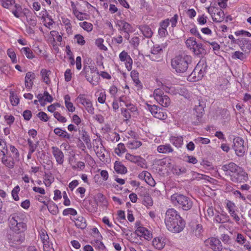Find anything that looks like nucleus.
I'll list each match as a JSON object with an SVG mask.
<instances>
[{
    "label": "nucleus",
    "instance_id": "obj_1",
    "mask_svg": "<svg viewBox=\"0 0 251 251\" xmlns=\"http://www.w3.org/2000/svg\"><path fill=\"white\" fill-rule=\"evenodd\" d=\"M164 223L167 229L173 233L181 232L185 226V221L174 208H169L166 211Z\"/></svg>",
    "mask_w": 251,
    "mask_h": 251
},
{
    "label": "nucleus",
    "instance_id": "obj_2",
    "mask_svg": "<svg viewBox=\"0 0 251 251\" xmlns=\"http://www.w3.org/2000/svg\"><path fill=\"white\" fill-rule=\"evenodd\" d=\"M191 62L192 57L190 55L182 54L172 59L171 66L176 73L181 74L186 72Z\"/></svg>",
    "mask_w": 251,
    "mask_h": 251
},
{
    "label": "nucleus",
    "instance_id": "obj_3",
    "mask_svg": "<svg viewBox=\"0 0 251 251\" xmlns=\"http://www.w3.org/2000/svg\"><path fill=\"white\" fill-rule=\"evenodd\" d=\"M25 215L19 213H15L11 215L9 221L10 228L15 232L24 234L27 229V226L24 222Z\"/></svg>",
    "mask_w": 251,
    "mask_h": 251
},
{
    "label": "nucleus",
    "instance_id": "obj_4",
    "mask_svg": "<svg viewBox=\"0 0 251 251\" xmlns=\"http://www.w3.org/2000/svg\"><path fill=\"white\" fill-rule=\"evenodd\" d=\"M172 203L176 206L182 208L183 210H189L193 206V202L191 199L182 194L175 193L171 197Z\"/></svg>",
    "mask_w": 251,
    "mask_h": 251
},
{
    "label": "nucleus",
    "instance_id": "obj_5",
    "mask_svg": "<svg viewBox=\"0 0 251 251\" xmlns=\"http://www.w3.org/2000/svg\"><path fill=\"white\" fill-rule=\"evenodd\" d=\"M207 69V64L205 61H200L193 71L187 77V80L191 82H196L201 80Z\"/></svg>",
    "mask_w": 251,
    "mask_h": 251
},
{
    "label": "nucleus",
    "instance_id": "obj_6",
    "mask_svg": "<svg viewBox=\"0 0 251 251\" xmlns=\"http://www.w3.org/2000/svg\"><path fill=\"white\" fill-rule=\"evenodd\" d=\"M163 89L166 92L172 95H179L185 99H189L191 96L190 93L183 86L171 85L170 87L165 86Z\"/></svg>",
    "mask_w": 251,
    "mask_h": 251
},
{
    "label": "nucleus",
    "instance_id": "obj_7",
    "mask_svg": "<svg viewBox=\"0 0 251 251\" xmlns=\"http://www.w3.org/2000/svg\"><path fill=\"white\" fill-rule=\"evenodd\" d=\"M94 150L100 161L104 162L106 160L107 152L103 147L102 141L100 138L96 139L93 142Z\"/></svg>",
    "mask_w": 251,
    "mask_h": 251
},
{
    "label": "nucleus",
    "instance_id": "obj_8",
    "mask_svg": "<svg viewBox=\"0 0 251 251\" xmlns=\"http://www.w3.org/2000/svg\"><path fill=\"white\" fill-rule=\"evenodd\" d=\"M153 97L156 102L164 107H169L171 100L169 96L160 89H156L153 92Z\"/></svg>",
    "mask_w": 251,
    "mask_h": 251
},
{
    "label": "nucleus",
    "instance_id": "obj_9",
    "mask_svg": "<svg viewBox=\"0 0 251 251\" xmlns=\"http://www.w3.org/2000/svg\"><path fill=\"white\" fill-rule=\"evenodd\" d=\"M76 100L84 107L85 110L88 113L91 115L95 113V108L92 101L89 99L86 94H79L76 98Z\"/></svg>",
    "mask_w": 251,
    "mask_h": 251
},
{
    "label": "nucleus",
    "instance_id": "obj_10",
    "mask_svg": "<svg viewBox=\"0 0 251 251\" xmlns=\"http://www.w3.org/2000/svg\"><path fill=\"white\" fill-rule=\"evenodd\" d=\"M136 229L135 231V234L142 241H150L152 238V232L149 230L147 228L136 223Z\"/></svg>",
    "mask_w": 251,
    "mask_h": 251
},
{
    "label": "nucleus",
    "instance_id": "obj_11",
    "mask_svg": "<svg viewBox=\"0 0 251 251\" xmlns=\"http://www.w3.org/2000/svg\"><path fill=\"white\" fill-rule=\"evenodd\" d=\"M207 9L214 22H221L224 20L225 13L222 9L219 8L216 6H211Z\"/></svg>",
    "mask_w": 251,
    "mask_h": 251
},
{
    "label": "nucleus",
    "instance_id": "obj_12",
    "mask_svg": "<svg viewBox=\"0 0 251 251\" xmlns=\"http://www.w3.org/2000/svg\"><path fill=\"white\" fill-rule=\"evenodd\" d=\"M204 245L208 249L212 251H222L223 249L222 244L217 237H211L204 241Z\"/></svg>",
    "mask_w": 251,
    "mask_h": 251
},
{
    "label": "nucleus",
    "instance_id": "obj_13",
    "mask_svg": "<svg viewBox=\"0 0 251 251\" xmlns=\"http://www.w3.org/2000/svg\"><path fill=\"white\" fill-rule=\"evenodd\" d=\"M233 149L235 154L239 157L244 155L246 152V148L244 146V140L240 137H236L233 139Z\"/></svg>",
    "mask_w": 251,
    "mask_h": 251
},
{
    "label": "nucleus",
    "instance_id": "obj_14",
    "mask_svg": "<svg viewBox=\"0 0 251 251\" xmlns=\"http://www.w3.org/2000/svg\"><path fill=\"white\" fill-rule=\"evenodd\" d=\"M117 26L119 27L118 29L120 33L121 32H125L124 37L128 40L130 37L129 33L134 31V29L132 25L124 20H120L117 23Z\"/></svg>",
    "mask_w": 251,
    "mask_h": 251
},
{
    "label": "nucleus",
    "instance_id": "obj_15",
    "mask_svg": "<svg viewBox=\"0 0 251 251\" xmlns=\"http://www.w3.org/2000/svg\"><path fill=\"white\" fill-rule=\"evenodd\" d=\"M40 238L43 244L44 251H54L52 244L49 240V237L45 229H41L39 231Z\"/></svg>",
    "mask_w": 251,
    "mask_h": 251
},
{
    "label": "nucleus",
    "instance_id": "obj_16",
    "mask_svg": "<svg viewBox=\"0 0 251 251\" xmlns=\"http://www.w3.org/2000/svg\"><path fill=\"white\" fill-rule=\"evenodd\" d=\"M149 58L153 61L158 62L163 58L162 47L159 45H154L151 50L150 54L148 55Z\"/></svg>",
    "mask_w": 251,
    "mask_h": 251
},
{
    "label": "nucleus",
    "instance_id": "obj_17",
    "mask_svg": "<svg viewBox=\"0 0 251 251\" xmlns=\"http://www.w3.org/2000/svg\"><path fill=\"white\" fill-rule=\"evenodd\" d=\"M230 179L235 183L245 182L249 179L248 174L241 168L231 176Z\"/></svg>",
    "mask_w": 251,
    "mask_h": 251
},
{
    "label": "nucleus",
    "instance_id": "obj_18",
    "mask_svg": "<svg viewBox=\"0 0 251 251\" xmlns=\"http://www.w3.org/2000/svg\"><path fill=\"white\" fill-rule=\"evenodd\" d=\"M7 241L11 246L22 244L25 240V234L15 233L13 234H8L7 236Z\"/></svg>",
    "mask_w": 251,
    "mask_h": 251
},
{
    "label": "nucleus",
    "instance_id": "obj_19",
    "mask_svg": "<svg viewBox=\"0 0 251 251\" xmlns=\"http://www.w3.org/2000/svg\"><path fill=\"white\" fill-rule=\"evenodd\" d=\"M39 17L41 19L44 26L49 29H50L54 24L51 16L49 14L45 9H44L40 12Z\"/></svg>",
    "mask_w": 251,
    "mask_h": 251
},
{
    "label": "nucleus",
    "instance_id": "obj_20",
    "mask_svg": "<svg viewBox=\"0 0 251 251\" xmlns=\"http://www.w3.org/2000/svg\"><path fill=\"white\" fill-rule=\"evenodd\" d=\"M119 58L120 61L125 64L126 69L128 71H131L132 68L133 60L128 53L125 50H123L120 53Z\"/></svg>",
    "mask_w": 251,
    "mask_h": 251
},
{
    "label": "nucleus",
    "instance_id": "obj_21",
    "mask_svg": "<svg viewBox=\"0 0 251 251\" xmlns=\"http://www.w3.org/2000/svg\"><path fill=\"white\" fill-rule=\"evenodd\" d=\"M241 168L233 162L225 164L222 167V169L224 171L225 175L229 177V178L231 177V176Z\"/></svg>",
    "mask_w": 251,
    "mask_h": 251
},
{
    "label": "nucleus",
    "instance_id": "obj_22",
    "mask_svg": "<svg viewBox=\"0 0 251 251\" xmlns=\"http://www.w3.org/2000/svg\"><path fill=\"white\" fill-rule=\"evenodd\" d=\"M139 179L145 181L151 187L155 186L156 182L150 173L147 171H143L139 174L138 176Z\"/></svg>",
    "mask_w": 251,
    "mask_h": 251
},
{
    "label": "nucleus",
    "instance_id": "obj_23",
    "mask_svg": "<svg viewBox=\"0 0 251 251\" xmlns=\"http://www.w3.org/2000/svg\"><path fill=\"white\" fill-rule=\"evenodd\" d=\"M238 45L241 50L244 52L249 53L251 49V42L249 40L242 38H238Z\"/></svg>",
    "mask_w": 251,
    "mask_h": 251
},
{
    "label": "nucleus",
    "instance_id": "obj_24",
    "mask_svg": "<svg viewBox=\"0 0 251 251\" xmlns=\"http://www.w3.org/2000/svg\"><path fill=\"white\" fill-rule=\"evenodd\" d=\"M166 244V238L163 236H159L155 237L152 241L153 247L156 250H161L165 246Z\"/></svg>",
    "mask_w": 251,
    "mask_h": 251
},
{
    "label": "nucleus",
    "instance_id": "obj_25",
    "mask_svg": "<svg viewBox=\"0 0 251 251\" xmlns=\"http://www.w3.org/2000/svg\"><path fill=\"white\" fill-rule=\"evenodd\" d=\"M52 153L55 158L56 162L62 165L64 162V155L62 151L58 147L53 146L51 147Z\"/></svg>",
    "mask_w": 251,
    "mask_h": 251
},
{
    "label": "nucleus",
    "instance_id": "obj_26",
    "mask_svg": "<svg viewBox=\"0 0 251 251\" xmlns=\"http://www.w3.org/2000/svg\"><path fill=\"white\" fill-rule=\"evenodd\" d=\"M35 77L36 75L33 72H28L26 73L25 77V85L27 90H30L32 89Z\"/></svg>",
    "mask_w": 251,
    "mask_h": 251
},
{
    "label": "nucleus",
    "instance_id": "obj_27",
    "mask_svg": "<svg viewBox=\"0 0 251 251\" xmlns=\"http://www.w3.org/2000/svg\"><path fill=\"white\" fill-rule=\"evenodd\" d=\"M85 77L87 81L93 86H96L99 84L98 73H95L92 70H90L86 73Z\"/></svg>",
    "mask_w": 251,
    "mask_h": 251
},
{
    "label": "nucleus",
    "instance_id": "obj_28",
    "mask_svg": "<svg viewBox=\"0 0 251 251\" xmlns=\"http://www.w3.org/2000/svg\"><path fill=\"white\" fill-rule=\"evenodd\" d=\"M126 98L125 96L120 97L119 98V101L121 102H123L125 105L126 106V108H125L128 110L130 113L132 114L134 116L137 113V107L133 103L126 101Z\"/></svg>",
    "mask_w": 251,
    "mask_h": 251
},
{
    "label": "nucleus",
    "instance_id": "obj_29",
    "mask_svg": "<svg viewBox=\"0 0 251 251\" xmlns=\"http://www.w3.org/2000/svg\"><path fill=\"white\" fill-rule=\"evenodd\" d=\"M36 97L39 100L40 104L43 106L45 105L46 101L51 102L53 101L52 97L47 91H44L43 94H38Z\"/></svg>",
    "mask_w": 251,
    "mask_h": 251
},
{
    "label": "nucleus",
    "instance_id": "obj_30",
    "mask_svg": "<svg viewBox=\"0 0 251 251\" xmlns=\"http://www.w3.org/2000/svg\"><path fill=\"white\" fill-rule=\"evenodd\" d=\"M2 155V163L6 167L9 169H12L14 167L15 164L13 157L11 156L6 155L5 154V152H4V154Z\"/></svg>",
    "mask_w": 251,
    "mask_h": 251
},
{
    "label": "nucleus",
    "instance_id": "obj_31",
    "mask_svg": "<svg viewBox=\"0 0 251 251\" xmlns=\"http://www.w3.org/2000/svg\"><path fill=\"white\" fill-rule=\"evenodd\" d=\"M138 28L145 37L150 38L152 37L153 31L149 25H140L138 26Z\"/></svg>",
    "mask_w": 251,
    "mask_h": 251
},
{
    "label": "nucleus",
    "instance_id": "obj_32",
    "mask_svg": "<svg viewBox=\"0 0 251 251\" xmlns=\"http://www.w3.org/2000/svg\"><path fill=\"white\" fill-rule=\"evenodd\" d=\"M61 19L62 24L65 26L66 32L68 34H72L73 30L71 20L65 16L61 17Z\"/></svg>",
    "mask_w": 251,
    "mask_h": 251
},
{
    "label": "nucleus",
    "instance_id": "obj_33",
    "mask_svg": "<svg viewBox=\"0 0 251 251\" xmlns=\"http://www.w3.org/2000/svg\"><path fill=\"white\" fill-rule=\"evenodd\" d=\"M130 76L135 83V86L137 88V90H141L142 87V84L139 79V73L136 70H132L130 73Z\"/></svg>",
    "mask_w": 251,
    "mask_h": 251
},
{
    "label": "nucleus",
    "instance_id": "obj_34",
    "mask_svg": "<svg viewBox=\"0 0 251 251\" xmlns=\"http://www.w3.org/2000/svg\"><path fill=\"white\" fill-rule=\"evenodd\" d=\"M203 42L211 46L213 51L215 54L218 55L220 53L221 47L220 45L217 42L213 41L212 40H208L206 38L203 39Z\"/></svg>",
    "mask_w": 251,
    "mask_h": 251
},
{
    "label": "nucleus",
    "instance_id": "obj_35",
    "mask_svg": "<svg viewBox=\"0 0 251 251\" xmlns=\"http://www.w3.org/2000/svg\"><path fill=\"white\" fill-rule=\"evenodd\" d=\"M195 55L200 56L206 53V50L203 48L201 43L198 42L194 47V49L191 51Z\"/></svg>",
    "mask_w": 251,
    "mask_h": 251
},
{
    "label": "nucleus",
    "instance_id": "obj_36",
    "mask_svg": "<svg viewBox=\"0 0 251 251\" xmlns=\"http://www.w3.org/2000/svg\"><path fill=\"white\" fill-rule=\"evenodd\" d=\"M170 141L177 148L181 147L183 144V139L181 136H171L170 137Z\"/></svg>",
    "mask_w": 251,
    "mask_h": 251
},
{
    "label": "nucleus",
    "instance_id": "obj_37",
    "mask_svg": "<svg viewBox=\"0 0 251 251\" xmlns=\"http://www.w3.org/2000/svg\"><path fill=\"white\" fill-rule=\"evenodd\" d=\"M65 105L67 110L70 112H74L75 110V108L73 103L71 101V97L69 95H66L64 97Z\"/></svg>",
    "mask_w": 251,
    "mask_h": 251
},
{
    "label": "nucleus",
    "instance_id": "obj_38",
    "mask_svg": "<svg viewBox=\"0 0 251 251\" xmlns=\"http://www.w3.org/2000/svg\"><path fill=\"white\" fill-rule=\"evenodd\" d=\"M54 181V177L51 173H45L43 176V183L46 187H50Z\"/></svg>",
    "mask_w": 251,
    "mask_h": 251
},
{
    "label": "nucleus",
    "instance_id": "obj_39",
    "mask_svg": "<svg viewBox=\"0 0 251 251\" xmlns=\"http://www.w3.org/2000/svg\"><path fill=\"white\" fill-rule=\"evenodd\" d=\"M43 81L47 85H50L51 83V80L50 75L51 74V71L45 69H42L40 72Z\"/></svg>",
    "mask_w": 251,
    "mask_h": 251
},
{
    "label": "nucleus",
    "instance_id": "obj_40",
    "mask_svg": "<svg viewBox=\"0 0 251 251\" xmlns=\"http://www.w3.org/2000/svg\"><path fill=\"white\" fill-rule=\"evenodd\" d=\"M229 220V216L226 213L217 214L214 218V221L217 223H225L228 222Z\"/></svg>",
    "mask_w": 251,
    "mask_h": 251
},
{
    "label": "nucleus",
    "instance_id": "obj_41",
    "mask_svg": "<svg viewBox=\"0 0 251 251\" xmlns=\"http://www.w3.org/2000/svg\"><path fill=\"white\" fill-rule=\"evenodd\" d=\"M54 133L60 137L66 139H70L71 135L66 130L62 129L61 128L56 127L54 129Z\"/></svg>",
    "mask_w": 251,
    "mask_h": 251
},
{
    "label": "nucleus",
    "instance_id": "obj_42",
    "mask_svg": "<svg viewBox=\"0 0 251 251\" xmlns=\"http://www.w3.org/2000/svg\"><path fill=\"white\" fill-rule=\"evenodd\" d=\"M114 168L115 172L118 174H125L127 172L126 168L119 161H116L114 163Z\"/></svg>",
    "mask_w": 251,
    "mask_h": 251
},
{
    "label": "nucleus",
    "instance_id": "obj_43",
    "mask_svg": "<svg viewBox=\"0 0 251 251\" xmlns=\"http://www.w3.org/2000/svg\"><path fill=\"white\" fill-rule=\"evenodd\" d=\"M75 225L77 228L83 229L87 226L86 219L82 216H79L75 221Z\"/></svg>",
    "mask_w": 251,
    "mask_h": 251
},
{
    "label": "nucleus",
    "instance_id": "obj_44",
    "mask_svg": "<svg viewBox=\"0 0 251 251\" xmlns=\"http://www.w3.org/2000/svg\"><path fill=\"white\" fill-rule=\"evenodd\" d=\"M157 151L159 153H168L172 152L173 151V149L170 144H166L158 146Z\"/></svg>",
    "mask_w": 251,
    "mask_h": 251
},
{
    "label": "nucleus",
    "instance_id": "obj_45",
    "mask_svg": "<svg viewBox=\"0 0 251 251\" xmlns=\"http://www.w3.org/2000/svg\"><path fill=\"white\" fill-rule=\"evenodd\" d=\"M142 145L141 141L138 140H130L126 144L127 148L131 150H135L139 148Z\"/></svg>",
    "mask_w": 251,
    "mask_h": 251
},
{
    "label": "nucleus",
    "instance_id": "obj_46",
    "mask_svg": "<svg viewBox=\"0 0 251 251\" xmlns=\"http://www.w3.org/2000/svg\"><path fill=\"white\" fill-rule=\"evenodd\" d=\"M95 96L98 97V101L100 104L105 103L106 99V94L104 90L98 91L95 94Z\"/></svg>",
    "mask_w": 251,
    "mask_h": 251
},
{
    "label": "nucleus",
    "instance_id": "obj_47",
    "mask_svg": "<svg viewBox=\"0 0 251 251\" xmlns=\"http://www.w3.org/2000/svg\"><path fill=\"white\" fill-rule=\"evenodd\" d=\"M21 52L25 55L27 58L32 59L35 57L32 50L29 47H23L21 49Z\"/></svg>",
    "mask_w": 251,
    "mask_h": 251
},
{
    "label": "nucleus",
    "instance_id": "obj_48",
    "mask_svg": "<svg viewBox=\"0 0 251 251\" xmlns=\"http://www.w3.org/2000/svg\"><path fill=\"white\" fill-rule=\"evenodd\" d=\"M11 11L14 16L17 18H20L22 16V8L19 4H15L14 8L12 9Z\"/></svg>",
    "mask_w": 251,
    "mask_h": 251
},
{
    "label": "nucleus",
    "instance_id": "obj_49",
    "mask_svg": "<svg viewBox=\"0 0 251 251\" xmlns=\"http://www.w3.org/2000/svg\"><path fill=\"white\" fill-rule=\"evenodd\" d=\"M197 41L194 37H189L185 42L186 47L191 51Z\"/></svg>",
    "mask_w": 251,
    "mask_h": 251
},
{
    "label": "nucleus",
    "instance_id": "obj_50",
    "mask_svg": "<svg viewBox=\"0 0 251 251\" xmlns=\"http://www.w3.org/2000/svg\"><path fill=\"white\" fill-rule=\"evenodd\" d=\"M231 57L233 59H239L241 61H243L247 57L246 53H243L240 51H236L232 53Z\"/></svg>",
    "mask_w": 251,
    "mask_h": 251
},
{
    "label": "nucleus",
    "instance_id": "obj_51",
    "mask_svg": "<svg viewBox=\"0 0 251 251\" xmlns=\"http://www.w3.org/2000/svg\"><path fill=\"white\" fill-rule=\"evenodd\" d=\"M126 151L125 145L120 143L118 144L117 147L115 149V153L119 156H121Z\"/></svg>",
    "mask_w": 251,
    "mask_h": 251
},
{
    "label": "nucleus",
    "instance_id": "obj_52",
    "mask_svg": "<svg viewBox=\"0 0 251 251\" xmlns=\"http://www.w3.org/2000/svg\"><path fill=\"white\" fill-rule=\"evenodd\" d=\"M79 25L81 28L88 32L92 31L93 29V25L88 22L84 21L80 22L79 23Z\"/></svg>",
    "mask_w": 251,
    "mask_h": 251
},
{
    "label": "nucleus",
    "instance_id": "obj_53",
    "mask_svg": "<svg viewBox=\"0 0 251 251\" xmlns=\"http://www.w3.org/2000/svg\"><path fill=\"white\" fill-rule=\"evenodd\" d=\"M9 99L10 103L13 106H16L19 103L20 99L17 95L13 92H10Z\"/></svg>",
    "mask_w": 251,
    "mask_h": 251
},
{
    "label": "nucleus",
    "instance_id": "obj_54",
    "mask_svg": "<svg viewBox=\"0 0 251 251\" xmlns=\"http://www.w3.org/2000/svg\"><path fill=\"white\" fill-rule=\"evenodd\" d=\"M79 134L81 136L82 140L86 143L88 144L90 142V137L87 132L84 129H82L81 130H78Z\"/></svg>",
    "mask_w": 251,
    "mask_h": 251
},
{
    "label": "nucleus",
    "instance_id": "obj_55",
    "mask_svg": "<svg viewBox=\"0 0 251 251\" xmlns=\"http://www.w3.org/2000/svg\"><path fill=\"white\" fill-rule=\"evenodd\" d=\"M103 43L104 39L102 38H98L95 40V45L100 50L106 51L107 48L104 45Z\"/></svg>",
    "mask_w": 251,
    "mask_h": 251
},
{
    "label": "nucleus",
    "instance_id": "obj_56",
    "mask_svg": "<svg viewBox=\"0 0 251 251\" xmlns=\"http://www.w3.org/2000/svg\"><path fill=\"white\" fill-rule=\"evenodd\" d=\"M50 35L53 39L54 42H61L62 40V36L60 35L59 32L56 30H51L50 31Z\"/></svg>",
    "mask_w": 251,
    "mask_h": 251
},
{
    "label": "nucleus",
    "instance_id": "obj_57",
    "mask_svg": "<svg viewBox=\"0 0 251 251\" xmlns=\"http://www.w3.org/2000/svg\"><path fill=\"white\" fill-rule=\"evenodd\" d=\"M121 115L123 117L124 121H128L132 116H133V115L132 114H130L129 111L125 108H122L121 109Z\"/></svg>",
    "mask_w": 251,
    "mask_h": 251
},
{
    "label": "nucleus",
    "instance_id": "obj_58",
    "mask_svg": "<svg viewBox=\"0 0 251 251\" xmlns=\"http://www.w3.org/2000/svg\"><path fill=\"white\" fill-rule=\"evenodd\" d=\"M0 1L2 6L7 9L10 8L13 5L16 4L15 0H0Z\"/></svg>",
    "mask_w": 251,
    "mask_h": 251
},
{
    "label": "nucleus",
    "instance_id": "obj_59",
    "mask_svg": "<svg viewBox=\"0 0 251 251\" xmlns=\"http://www.w3.org/2000/svg\"><path fill=\"white\" fill-rule=\"evenodd\" d=\"M7 54L10 58L11 62L13 64L17 62L16 54L12 49H9L7 50Z\"/></svg>",
    "mask_w": 251,
    "mask_h": 251
},
{
    "label": "nucleus",
    "instance_id": "obj_60",
    "mask_svg": "<svg viewBox=\"0 0 251 251\" xmlns=\"http://www.w3.org/2000/svg\"><path fill=\"white\" fill-rule=\"evenodd\" d=\"M102 239V238H96V239L92 242V244L96 248L102 250L105 248V246L101 241Z\"/></svg>",
    "mask_w": 251,
    "mask_h": 251
},
{
    "label": "nucleus",
    "instance_id": "obj_61",
    "mask_svg": "<svg viewBox=\"0 0 251 251\" xmlns=\"http://www.w3.org/2000/svg\"><path fill=\"white\" fill-rule=\"evenodd\" d=\"M135 164H136L138 166L142 168H147V162L146 160L140 156L138 155Z\"/></svg>",
    "mask_w": 251,
    "mask_h": 251
},
{
    "label": "nucleus",
    "instance_id": "obj_62",
    "mask_svg": "<svg viewBox=\"0 0 251 251\" xmlns=\"http://www.w3.org/2000/svg\"><path fill=\"white\" fill-rule=\"evenodd\" d=\"M154 117L157 118L159 120H164L167 118V114L166 112L160 108V110L156 112Z\"/></svg>",
    "mask_w": 251,
    "mask_h": 251
},
{
    "label": "nucleus",
    "instance_id": "obj_63",
    "mask_svg": "<svg viewBox=\"0 0 251 251\" xmlns=\"http://www.w3.org/2000/svg\"><path fill=\"white\" fill-rule=\"evenodd\" d=\"M73 14L75 18L79 21H83V20L86 19V16H87L86 13L80 12L78 10L74 12Z\"/></svg>",
    "mask_w": 251,
    "mask_h": 251
},
{
    "label": "nucleus",
    "instance_id": "obj_64",
    "mask_svg": "<svg viewBox=\"0 0 251 251\" xmlns=\"http://www.w3.org/2000/svg\"><path fill=\"white\" fill-rule=\"evenodd\" d=\"M74 39L76 41V43L80 46H83L86 43L84 37L80 34L75 35Z\"/></svg>",
    "mask_w": 251,
    "mask_h": 251
}]
</instances>
